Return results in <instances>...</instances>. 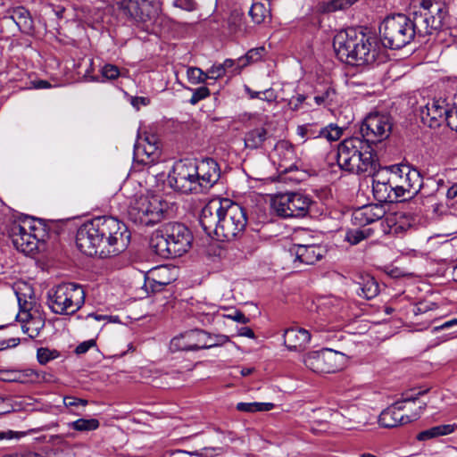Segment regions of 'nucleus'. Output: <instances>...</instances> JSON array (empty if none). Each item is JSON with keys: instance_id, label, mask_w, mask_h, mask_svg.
Here are the masks:
<instances>
[{"instance_id": "nucleus-25", "label": "nucleus", "mask_w": 457, "mask_h": 457, "mask_svg": "<svg viewBox=\"0 0 457 457\" xmlns=\"http://www.w3.org/2000/svg\"><path fill=\"white\" fill-rule=\"evenodd\" d=\"M271 134L263 127L254 128L245 136V145L247 148L257 149L269 140Z\"/></svg>"}, {"instance_id": "nucleus-20", "label": "nucleus", "mask_w": 457, "mask_h": 457, "mask_svg": "<svg viewBox=\"0 0 457 457\" xmlns=\"http://www.w3.org/2000/svg\"><path fill=\"white\" fill-rule=\"evenodd\" d=\"M162 20V0H145V31L157 37Z\"/></svg>"}, {"instance_id": "nucleus-33", "label": "nucleus", "mask_w": 457, "mask_h": 457, "mask_svg": "<svg viewBox=\"0 0 457 457\" xmlns=\"http://www.w3.org/2000/svg\"><path fill=\"white\" fill-rule=\"evenodd\" d=\"M68 426L76 431L87 432L97 429L100 422L97 419H79L69 423Z\"/></svg>"}, {"instance_id": "nucleus-52", "label": "nucleus", "mask_w": 457, "mask_h": 457, "mask_svg": "<svg viewBox=\"0 0 457 457\" xmlns=\"http://www.w3.org/2000/svg\"><path fill=\"white\" fill-rule=\"evenodd\" d=\"M174 5L182 10L190 12L195 9L196 4L195 0H175Z\"/></svg>"}, {"instance_id": "nucleus-59", "label": "nucleus", "mask_w": 457, "mask_h": 457, "mask_svg": "<svg viewBox=\"0 0 457 457\" xmlns=\"http://www.w3.org/2000/svg\"><path fill=\"white\" fill-rule=\"evenodd\" d=\"M275 98H276V96L274 95L273 90H271V89L263 91L262 94V96L260 97V99L266 100L268 102H272L275 100Z\"/></svg>"}, {"instance_id": "nucleus-39", "label": "nucleus", "mask_w": 457, "mask_h": 457, "mask_svg": "<svg viewBox=\"0 0 457 457\" xmlns=\"http://www.w3.org/2000/svg\"><path fill=\"white\" fill-rule=\"evenodd\" d=\"M288 106L292 111L296 112L303 108L310 109L312 107V104L307 101L305 95L297 94L289 99Z\"/></svg>"}, {"instance_id": "nucleus-54", "label": "nucleus", "mask_w": 457, "mask_h": 457, "mask_svg": "<svg viewBox=\"0 0 457 457\" xmlns=\"http://www.w3.org/2000/svg\"><path fill=\"white\" fill-rule=\"evenodd\" d=\"M96 345V341L94 339L87 340L80 343L75 349V353L77 354H82L87 353L90 348Z\"/></svg>"}, {"instance_id": "nucleus-6", "label": "nucleus", "mask_w": 457, "mask_h": 457, "mask_svg": "<svg viewBox=\"0 0 457 457\" xmlns=\"http://www.w3.org/2000/svg\"><path fill=\"white\" fill-rule=\"evenodd\" d=\"M86 293L83 287L73 282H64L47 291V305L59 315H73L85 303Z\"/></svg>"}, {"instance_id": "nucleus-45", "label": "nucleus", "mask_w": 457, "mask_h": 457, "mask_svg": "<svg viewBox=\"0 0 457 457\" xmlns=\"http://www.w3.org/2000/svg\"><path fill=\"white\" fill-rule=\"evenodd\" d=\"M213 449L204 448L201 451L187 452L184 450H177L172 453V457H181L183 455H195L199 457H213Z\"/></svg>"}, {"instance_id": "nucleus-8", "label": "nucleus", "mask_w": 457, "mask_h": 457, "mask_svg": "<svg viewBox=\"0 0 457 457\" xmlns=\"http://www.w3.org/2000/svg\"><path fill=\"white\" fill-rule=\"evenodd\" d=\"M312 204L313 201L310 196L299 192H287L272 199L273 210L283 218L305 217Z\"/></svg>"}, {"instance_id": "nucleus-49", "label": "nucleus", "mask_w": 457, "mask_h": 457, "mask_svg": "<svg viewBox=\"0 0 457 457\" xmlns=\"http://www.w3.org/2000/svg\"><path fill=\"white\" fill-rule=\"evenodd\" d=\"M187 345V339L184 338V334L174 337L170 342L171 348L178 351H191Z\"/></svg>"}, {"instance_id": "nucleus-15", "label": "nucleus", "mask_w": 457, "mask_h": 457, "mask_svg": "<svg viewBox=\"0 0 457 457\" xmlns=\"http://www.w3.org/2000/svg\"><path fill=\"white\" fill-rule=\"evenodd\" d=\"M178 269L170 265H158L145 271V291L159 292L175 281Z\"/></svg>"}, {"instance_id": "nucleus-55", "label": "nucleus", "mask_w": 457, "mask_h": 457, "mask_svg": "<svg viewBox=\"0 0 457 457\" xmlns=\"http://www.w3.org/2000/svg\"><path fill=\"white\" fill-rule=\"evenodd\" d=\"M219 316L220 315L203 312L199 315L198 319L204 326H207L209 324H212L216 318H219Z\"/></svg>"}, {"instance_id": "nucleus-31", "label": "nucleus", "mask_w": 457, "mask_h": 457, "mask_svg": "<svg viewBox=\"0 0 457 457\" xmlns=\"http://www.w3.org/2000/svg\"><path fill=\"white\" fill-rule=\"evenodd\" d=\"M142 194H136L130 200L128 207V218L136 225L141 226L143 224V202Z\"/></svg>"}, {"instance_id": "nucleus-36", "label": "nucleus", "mask_w": 457, "mask_h": 457, "mask_svg": "<svg viewBox=\"0 0 457 457\" xmlns=\"http://www.w3.org/2000/svg\"><path fill=\"white\" fill-rule=\"evenodd\" d=\"M343 135V129L338 127L335 123H330L328 126L322 128L318 137H324L329 142L337 141Z\"/></svg>"}, {"instance_id": "nucleus-30", "label": "nucleus", "mask_w": 457, "mask_h": 457, "mask_svg": "<svg viewBox=\"0 0 457 457\" xmlns=\"http://www.w3.org/2000/svg\"><path fill=\"white\" fill-rule=\"evenodd\" d=\"M457 428L456 424H446L432 427L428 429L420 432L416 438L419 441H427L441 436H446L453 433Z\"/></svg>"}, {"instance_id": "nucleus-61", "label": "nucleus", "mask_w": 457, "mask_h": 457, "mask_svg": "<svg viewBox=\"0 0 457 457\" xmlns=\"http://www.w3.org/2000/svg\"><path fill=\"white\" fill-rule=\"evenodd\" d=\"M63 403L66 407L78 406L77 397L65 396L63 399Z\"/></svg>"}, {"instance_id": "nucleus-46", "label": "nucleus", "mask_w": 457, "mask_h": 457, "mask_svg": "<svg viewBox=\"0 0 457 457\" xmlns=\"http://www.w3.org/2000/svg\"><path fill=\"white\" fill-rule=\"evenodd\" d=\"M210 90L206 87H200L193 90V95L189 103L193 105L196 104L201 100L207 98L210 96Z\"/></svg>"}, {"instance_id": "nucleus-37", "label": "nucleus", "mask_w": 457, "mask_h": 457, "mask_svg": "<svg viewBox=\"0 0 457 457\" xmlns=\"http://www.w3.org/2000/svg\"><path fill=\"white\" fill-rule=\"evenodd\" d=\"M372 233L371 228L351 229L346 232L345 240L351 245H357L361 240L369 237Z\"/></svg>"}, {"instance_id": "nucleus-41", "label": "nucleus", "mask_w": 457, "mask_h": 457, "mask_svg": "<svg viewBox=\"0 0 457 457\" xmlns=\"http://www.w3.org/2000/svg\"><path fill=\"white\" fill-rule=\"evenodd\" d=\"M265 53H266V50L263 46L250 49L245 54V57L239 59V62H242L243 66L247 65L252 62H258L263 57Z\"/></svg>"}, {"instance_id": "nucleus-4", "label": "nucleus", "mask_w": 457, "mask_h": 457, "mask_svg": "<svg viewBox=\"0 0 457 457\" xmlns=\"http://www.w3.org/2000/svg\"><path fill=\"white\" fill-rule=\"evenodd\" d=\"M247 222L245 209L228 198H213L202 209L200 224L208 234L220 240L234 239Z\"/></svg>"}, {"instance_id": "nucleus-21", "label": "nucleus", "mask_w": 457, "mask_h": 457, "mask_svg": "<svg viewBox=\"0 0 457 457\" xmlns=\"http://www.w3.org/2000/svg\"><path fill=\"white\" fill-rule=\"evenodd\" d=\"M10 237L15 248L24 253H29L37 248L35 236L28 233L26 228L20 224H13Z\"/></svg>"}, {"instance_id": "nucleus-19", "label": "nucleus", "mask_w": 457, "mask_h": 457, "mask_svg": "<svg viewBox=\"0 0 457 457\" xmlns=\"http://www.w3.org/2000/svg\"><path fill=\"white\" fill-rule=\"evenodd\" d=\"M386 214L382 204H372L355 209L352 213V221L354 225L365 227L381 220Z\"/></svg>"}, {"instance_id": "nucleus-1", "label": "nucleus", "mask_w": 457, "mask_h": 457, "mask_svg": "<svg viewBox=\"0 0 457 457\" xmlns=\"http://www.w3.org/2000/svg\"><path fill=\"white\" fill-rule=\"evenodd\" d=\"M391 130L392 122L389 115L379 112L367 115L360 129L362 139L353 137L338 145V166L354 174H372L378 167V161L370 144H377L386 139Z\"/></svg>"}, {"instance_id": "nucleus-7", "label": "nucleus", "mask_w": 457, "mask_h": 457, "mask_svg": "<svg viewBox=\"0 0 457 457\" xmlns=\"http://www.w3.org/2000/svg\"><path fill=\"white\" fill-rule=\"evenodd\" d=\"M197 174L194 161L180 160L174 163L167 176L168 183L175 191L183 194H201Z\"/></svg>"}, {"instance_id": "nucleus-28", "label": "nucleus", "mask_w": 457, "mask_h": 457, "mask_svg": "<svg viewBox=\"0 0 457 457\" xmlns=\"http://www.w3.org/2000/svg\"><path fill=\"white\" fill-rule=\"evenodd\" d=\"M3 380L26 384L38 379L39 375L33 370L4 371Z\"/></svg>"}, {"instance_id": "nucleus-26", "label": "nucleus", "mask_w": 457, "mask_h": 457, "mask_svg": "<svg viewBox=\"0 0 457 457\" xmlns=\"http://www.w3.org/2000/svg\"><path fill=\"white\" fill-rule=\"evenodd\" d=\"M8 18L15 22L21 32L29 34L32 31L33 21L29 12L24 7L14 8Z\"/></svg>"}, {"instance_id": "nucleus-60", "label": "nucleus", "mask_w": 457, "mask_h": 457, "mask_svg": "<svg viewBox=\"0 0 457 457\" xmlns=\"http://www.w3.org/2000/svg\"><path fill=\"white\" fill-rule=\"evenodd\" d=\"M86 62V64L87 66V70L85 71L84 77L87 79L94 80V78L89 75L90 71L93 69L92 68V66H93V60L92 59H87V61L86 60H82V62Z\"/></svg>"}, {"instance_id": "nucleus-13", "label": "nucleus", "mask_w": 457, "mask_h": 457, "mask_svg": "<svg viewBox=\"0 0 457 457\" xmlns=\"http://www.w3.org/2000/svg\"><path fill=\"white\" fill-rule=\"evenodd\" d=\"M393 173V181L399 198L408 194V197L416 195L421 187L422 178L416 169L408 166L397 168Z\"/></svg>"}, {"instance_id": "nucleus-3", "label": "nucleus", "mask_w": 457, "mask_h": 457, "mask_svg": "<svg viewBox=\"0 0 457 457\" xmlns=\"http://www.w3.org/2000/svg\"><path fill=\"white\" fill-rule=\"evenodd\" d=\"M130 241L126 225L111 216H99L82 224L76 244L84 254L107 258L122 253Z\"/></svg>"}, {"instance_id": "nucleus-57", "label": "nucleus", "mask_w": 457, "mask_h": 457, "mask_svg": "<svg viewBox=\"0 0 457 457\" xmlns=\"http://www.w3.org/2000/svg\"><path fill=\"white\" fill-rule=\"evenodd\" d=\"M91 318L97 321H101V320L116 321V319H117V318L112 319V317H111V316L100 315V314H96V313L87 314V319H91Z\"/></svg>"}, {"instance_id": "nucleus-42", "label": "nucleus", "mask_w": 457, "mask_h": 457, "mask_svg": "<svg viewBox=\"0 0 457 457\" xmlns=\"http://www.w3.org/2000/svg\"><path fill=\"white\" fill-rule=\"evenodd\" d=\"M187 76L188 80L193 84L204 83L207 80L205 72L196 67L188 68Z\"/></svg>"}, {"instance_id": "nucleus-32", "label": "nucleus", "mask_w": 457, "mask_h": 457, "mask_svg": "<svg viewBox=\"0 0 457 457\" xmlns=\"http://www.w3.org/2000/svg\"><path fill=\"white\" fill-rule=\"evenodd\" d=\"M204 337L205 331L202 329H192L184 333V338L187 339L191 351L203 349Z\"/></svg>"}, {"instance_id": "nucleus-18", "label": "nucleus", "mask_w": 457, "mask_h": 457, "mask_svg": "<svg viewBox=\"0 0 457 457\" xmlns=\"http://www.w3.org/2000/svg\"><path fill=\"white\" fill-rule=\"evenodd\" d=\"M449 105L445 100L434 99L421 110V119L430 128L439 127L445 122Z\"/></svg>"}, {"instance_id": "nucleus-40", "label": "nucleus", "mask_w": 457, "mask_h": 457, "mask_svg": "<svg viewBox=\"0 0 457 457\" xmlns=\"http://www.w3.org/2000/svg\"><path fill=\"white\" fill-rule=\"evenodd\" d=\"M244 25V15L242 12L238 11H233L228 19V26L232 33L239 32L243 29Z\"/></svg>"}, {"instance_id": "nucleus-50", "label": "nucleus", "mask_w": 457, "mask_h": 457, "mask_svg": "<svg viewBox=\"0 0 457 457\" xmlns=\"http://www.w3.org/2000/svg\"><path fill=\"white\" fill-rule=\"evenodd\" d=\"M206 79H218L225 75L224 69L220 64L212 65L206 72Z\"/></svg>"}, {"instance_id": "nucleus-47", "label": "nucleus", "mask_w": 457, "mask_h": 457, "mask_svg": "<svg viewBox=\"0 0 457 457\" xmlns=\"http://www.w3.org/2000/svg\"><path fill=\"white\" fill-rule=\"evenodd\" d=\"M126 9L131 16H140L143 13V0H125Z\"/></svg>"}, {"instance_id": "nucleus-62", "label": "nucleus", "mask_w": 457, "mask_h": 457, "mask_svg": "<svg viewBox=\"0 0 457 457\" xmlns=\"http://www.w3.org/2000/svg\"><path fill=\"white\" fill-rule=\"evenodd\" d=\"M446 196L449 199H453L457 196V184H453L448 188Z\"/></svg>"}, {"instance_id": "nucleus-10", "label": "nucleus", "mask_w": 457, "mask_h": 457, "mask_svg": "<svg viewBox=\"0 0 457 457\" xmlns=\"http://www.w3.org/2000/svg\"><path fill=\"white\" fill-rule=\"evenodd\" d=\"M427 392L428 390L418 391L413 395L406 396L403 401H398L384 410L379 415V424L385 428H395L418 420L420 411L411 413V415L403 413L406 403L415 401Z\"/></svg>"}, {"instance_id": "nucleus-51", "label": "nucleus", "mask_w": 457, "mask_h": 457, "mask_svg": "<svg viewBox=\"0 0 457 457\" xmlns=\"http://www.w3.org/2000/svg\"><path fill=\"white\" fill-rule=\"evenodd\" d=\"M102 75L108 79H114L119 77L120 71L115 65L106 64L102 69Z\"/></svg>"}, {"instance_id": "nucleus-58", "label": "nucleus", "mask_w": 457, "mask_h": 457, "mask_svg": "<svg viewBox=\"0 0 457 457\" xmlns=\"http://www.w3.org/2000/svg\"><path fill=\"white\" fill-rule=\"evenodd\" d=\"M239 336L245 337L248 338H254L255 335L252 328L248 327H243L238 331Z\"/></svg>"}, {"instance_id": "nucleus-16", "label": "nucleus", "mask_w": 457, "mask_h": 457, "mask_svg": "<svg viewBox=\"0 0 457 457\" xmlns=\"http://www.w3.org/2000/svg\"><path fill=\"white\" fill-rule=\"evenodd\" d=\"M376 170L371 174L374 176L372 182L373 195L379 203H394L398 201V194L393 181V173L382 171L375 175ZM369 175L368 173H366Z\"/></svg>"}, {"instance_id": "nucleus-27", "label": "nucleus", "mask_w": 457, "mask_h": 457, "mask_svg": "<svg viewBox=\"0 0 457 457\" xmlns=\"http://www.w3.org/2000/svg\"><path fill=\"white\" fill-rule=\"evenodd\" d=\"M358 282L357 294L366 299H373L379 293V286L376 279L370 276L365 275L360 278Z\"/></svg>"}, {"instance_id": "nucleus-23", "label": "nucleus", "mask_w": 457, "mask_h": 457, "mask_svg": "<svg viewBox=\"0 0 457 457\" xmlns=\"http://www.w3.org/2000/svg\"><path fill=\"white\" fill-rule=\"evenodd\" d=\"M310 339L311 334L304 328H291L284 332V343L291 350H298L304 347Z\"/></svg>"}, {"instance_id": "nucleus-11", "label": "nucleus", "mask_w": 457, "mask_h": 457, "mask_svg": "<svg viewBox=\"0 0 457 457\" xmlns=\"http://www.w3.org/2000/svg\"><path fill=\"white\" fill-rule=\"evenodd\" d=\"M162 153V143L156 135L145 137V167L149 166L153 170H147L145 184L151 182H164L165 172L158 165Z\"/></svg>"}, {"instance_id": "nucleus-24", "label": "nucleus", "mask_w": 457, "mask_h": 457, "mask_svg": "<svg viewBox=\"0 0 457 457\" xmlns=\"http://www.w3.org/2000/svg\"><path fill=\"white\" fill-rule=\"evenodd\" d=\"M150 250L162 258H170L169 242L166 236V225L155 229L149 237Z\"/></svg>"}, {"instance_id": "nucleus-14", "label": "nucleus", "mask_w": 457, "mask_h": 457, "mask_svg": "<svg viewBox=\"0 0 457 457\" xmlns=\"http://www.w3.org/2000/svg\"><path fill=\"white\" fill-rule=\"evenodd\" d=\"M166 236L170 258L181 256L190 249L193 236L185 225L176 222L166 224Z\"/></svg>"}, {"instance_id": "nucleus-9", "label": "nucleus", "mask_w": 457, "mask_h": 457, "mask_svg": "<svg viewBox=\"0 0 457 457\" xmlns=\"http://www.w3.org/2000/svg\"><path fill=\"white\" fill-rule=\"evenodd\" d=\"M343 353L331 349H322L306 353L303 363L315 373H334L340 370L344 364Z\"/></svg>"}, {"instance_id": "nucleus-56", "label": "nucleus", "mask_w": 457, "mask_h": 457, "mask_svg": "<svg viewBox=\"0 0 457 457\" xmlns=\"http://www.w3.org/2000/svg\"><path fill=\"white\" fill-rule=\"evenodd\" d=\"M20 340L17 338H10L9 340H0V351L7 349L11 346H16Z\"/></svg>"}, {"instance_id": "nucleus-48", "label": "nucleus", "mask_w": 457, "mask_h": 457, "mask_svg": "<svg viewBox=\"0 0 457 457\" xmlns=\"http://www.w3.org/2000/svg\"><path fill=\"white\" fill-rule=\"evenodd\" d=\"M445 122L453 130L457 131V106L448 107L446 117H445Z\"/></svg>"}, {"instance_id": "nucleus-64", "label": "nucleus", "mask_w": 457, "mask_h": 457, "mask_svg": "<svg viewBox=\"0 0 457 457\" xmlns=\"http://www.w3.org/2000/svg\"><path fill=\"white\" fill-rule=\"evenodd\" d=\"M455 325H457V319H453L451 320L445 322L443 325L440 326L439 328H449Z\"/></svg>"}, {"instance_id": "nucleus-53", "label": "nucleus", "mask_w": 457, "mask_h": 457, "mask_svg": "<svg viewBox=\"0 0 457 457\" xmlns=\"http://www.w3.org/2000/svg\"><path fill=\"white\" fill-rule=\"evenodd\" d=\"M223 317H226L228 319H230L232 320H235L241 324H246L250 321L249 318H247L242 312L240 311H235L233 313L223 315Z\"/></svg>"}, {"instance_id": "nucleus-29", "label": "nucleus", "mask_w": 457, "mask_h": 457, "mask_svg": "<svg viewBox=\"0 0 457 457\" xmlns=\"http://www.w3.org/2000/svg\"><path fill=\"white\" fill-rule=\"evenodd\" d=\"M337 94L335 87L331 85H325L322 88L316 90L313 100L318 106L328 107L337 102Z\"/></svg>"}, {"instance_id": "nucleus-2", "label": "nucleus", "mask_w": 457, "mask_h": 457, "mask_svg": "<svg viewBox=\"0 0 457 457\" xmlns=\"http://www.w3.org/2000/svg\"><path fill=\"white\" fill-rule=\"evenodd\" d=\"M413 19L398 13L386 17L379 26L380 39L384 46L400 49L414 38L425 37L443 28L448 14L445 3L435 0H421Z\"/></svg>"}, {"instance_id": "nucleus-38", "label": "nucleus", "mask_w": 457, "mask_h": 457, "mask_svg": "<svg viewBox=\"0 0 457 457\" xmlns=\"http://www.w3.org/2000/svg\"><path fill=\"white\" fill-rule=\"evenodd\" d=\"M205 338H204L203 349H210L220 346L227 343L229 339L224 335H211L205 331Z\"/></svg>"}, {"instance_id": "nucleus-63", "label": "nucleus", "mask_w": 457, "mask_h": 457, "mask_svg": "<svg viewBox=\"0 0 457 457\" xmlns=\"http://www.w3.org/2000/svg\"><path fill=\"white\" fill-rule=\"evenodd\" d=\"M131 104L136 108L137 111H139L140 106L143 104V97H132Z\"/></svg>"}, {"instance_id": "nucleus-22", "label": "nucleus", "mask_w": 457, "mask_h": 457, "mask_svg": "<svg viewBox=\"0 0 457 457\" xmlns=\"http://www.w3.org/2000/svg\"><path fill=\"white\" fill-rule=\"evenodd\" d=\"M292 251L295 253L296 259L303 263L312 265L320 260L324 253L325 249L322 245H295Z\"/></svg>"}, {"instance_id": "nucleus-44", "label": "nucleus", "mask_w": 457, "mask_h": 457, "mask_svg": "<svg viewBox=\"0 0 457 457\" xmlns=\"http://www.w3.org/2000/svg\"><path fill=\"white\" fill-rule=\"evenodd\" d=\"M57 357L58 353L56 351H51L48 348L44 347L37 349V358L40 364H46Z\"/></svg>"}, {"instance_id": "nucleus-34", "label": "nucleus", "mask_w": 457, "mask_h": 457, "mask_svg": "<svg viewBox=\"0 0 457 457\" xmlns=\"http://www.w3.org/2000/svg\"><path fill=\"white\" fill-rule=\"evenodd\" d=\"M249 15L254 23L261 24L270 17V9L262 3H253L249 10Z\"/></svg>"}, {"instance_id": "nucleus-43", "label": "nucleus", "mask_w": 457, "mask_h": 457, "mask_svg": "<svg viewBox=\"0 0 457 457\" xmlns=\"http://www.w3.org/2000/svg\"><path fill=\"white\" fill-rule=\"evenodd\" d=\"M357 0H331L325 7L327 12L345 10L353 4Z\"/></svg>"}, {"instance_id": "nucleus-35", "label": "nucleus", "mask_w": 457, "mask_h": 457, "mask_svg": "<svg viewBox=\"0 0 457 457\" xmlns=\"http://www.w3.org/2000/svg\"><path fill=\"white\" fill-rule=\"evenodd\" d=\"M274 406L272 403H238L237 410L245 412L268 411L272 410Z\"/></svg>"}, {"instance_id": "nucleus-5", "label": "nucleus", "mask_w": 457, "mask_h": 457, "mask_svg": "<svg viewBox=\"0 0 457 457\" xmlns=\"http://www.w3.org/2000/svg\"><path fill=\"white\" fill-rule=\"evenodd\" d=\"M333 46L339 60L355 66L374 63L379 53L377 38L355 28L339 31Z\"/></svg>"}, {"instance_id": "nucleus-17", "label": "nucleus", "mask_w": 457, "mask_h": 457, "mask_svg": "<svg viewBox=\"0 0 457 457\" xmlns=\"http://www.w3.org/2000/svg\"><path fill=\"white\" fill-rule=\"evenodd\" d=\"M197 169V181L200 187V193H205L212 188L220 179V169L216 161L212 158H206L195 162Z\"/></svg>"}, {"instance_id": "nucleus-12", "label": "nucleus", "mask_w": 457, "mask_h": 457, "mask_svg": "<svg viewBox=\"0 0 457 457\" xmlns=\"http://www.w3.org/2000/svg\"><path fill=\"white\" fill-rule=\"evenodd\" d=\"M154 182L147 184L153 186ZM157 189L155 192H161L162 190L163 182H154ZM145 226L154 225L161 222L167 216L170 209L169 203L163 199L162 195L159 193H151L150 190L145 196Z\"/></svg>"}]
</instances>
